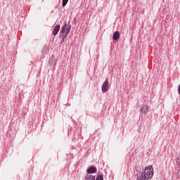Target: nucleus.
<instances>
[{
	"label": "nucleus",
	"mask_w": 180,
	"mask_h": 180,
	"mask_svg": "<svg viewBox=\"0 0 180 180\" xmlns=\"http://www.w3.org/2000/svg\"><path fill=\"white\" fill-rule=\"evenodd\" d=\"M154 176V168L153 166H148L141 172L139 180H149Z\"/></svg>",
	"instance_id": "obj_1"
},
{
	"label": "nucleus",
	"mask_w": 180,
	"mask_h": 180,
	"mask_svg": "<svg viewBox=\"0 0 180 180\" xmlns=\"http://www.w3.org/2000/svg\"><path fill=\"white\" fill-rule=\"evenodd\" d=\"M71 30V25L67 27V22H65L64 25L62 27L60 30V36L63 39H65L68 36V33Z\"/></svg>",
	"instance_id": "obj_2"
},
{
	"label": "nucleus",
	"mask_w": 180,
	"mask_h": 180,
	"mask_svg": "<svg viewBox=\"0 0 180 180\" xmlns=\"http://www.w3.org/2000/svg\"><path fill=\"white\" fill-rule=\"evenodd\" d=\"M110 86H109V82H108V79L105 81L102 86V92H106L109 89Z\"/></svg>",
	"instance_id": "obj_3"
},
{
	"label": "nucleus",
	"mask_w": 180,
	"mask_h": 180,
	"mask_svg": "<svg viewBox=\"0 0 180 180\" xmlns=\"http://www.w3.org/2000/svg\"><path fill=\"white\" fill-rule=\"evenodd\" d=\"M87 174L89 175V174H96V167H91L87 170Z\"/></svg>",
	"instance_id": "obj_4"
},
{
	"label": "nucleus",
	"mask_w": 180,
	"mask_h": 180,
	"mask_svg": "<svg viewBox=\"0 0 180 180\" xmlns=\"http://www.w3.org/2000/svg\"><path fill=\"white\" fill-rule=\"evenodd\" d=\"M58 32H60V25H56L53 30V36H57Z\"/></svg>",
	"instance_id": "obj_5"
},
{
	"label": "nucleus",
	"mask_w": 180,
	"mask_h": 180,
	"mask_svg": "<svg viewBox=\"0 0 180 180\" xmlns=\"http://www.w3.org/2000/svg\"><path fill=\"white\" fill-rule=\"evenodd\" d=\"M120 37V32L119 31H115L112 35L113 40H119Z\"/></svg>",
	"instance_id": "obj_6"
},
{
	"label": "nucleus",
	"mask_w": 180,
	"mask_h": 180,
	"mask_svg": "<svg viewBox=\"0 0 180 180\" xmlns=\"http://www.w3.org/2000/svg\"><path fill=\"white\" fill-rule=\"evenodd\" d=\"M142 113H147L148 112V105H143L141 109Z\"/></svg>",
	"instance_id": "obj_7"
},
{
	"label": "nucleus",
	"mask_w": 180,
	"mask_h": 180,
	"mask_svg": "<svg viewBox=\"0 0 180 180\" xmlns=\"http://www.w3.org/2000/svg\"><path fill=\"white\" fill-rule=\"evenodd\" d=\"M85 180H95V176L92 174H87L85 177Z\"/></svg>",
	"instance_id": "obj_8"
},
{
	"label": "nucleus",
	"mask_w": 180,
	"mask_h": 180,
	"mask_svg": "<svg viewBox=\"0 0 180 180\" xmlns=\"http://www.w3.org/2000/svg\"><path fill=\"white\" fill-rule=\"evenodd\" d=\"M96 180H103V175H98Z\"/></svg>",
	"instance_id": "obj_9"
},
{
	"label": "nucleus",
	"mask_w": 180,
	"mask_h": 180,
	"mask_svg": "<svg viewBox=\"0 0 180 180\" xmlns=\"http://www.w3.org/2000/svg\"><path fill=\"white\" fill-rule=\"evenodd\" d=\"M68 2V0H63V3H62L63 6H65Z\"/></svg>",
	"instance_id": "obj_10"
}]
</instances>
